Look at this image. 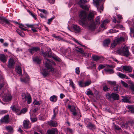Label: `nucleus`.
Masks as SVG:
<instances>
[{
	"mask_svg": "<svg viewBox=\"0 0 134 134\" xmlns=\"http://www.w3.org/2000/svg\"><path fill=\"white\" fill-rule=\"evenodd\" d=\"M58 110L56 108H55L53 110L54 114L53 115L52 118V120H53L55 118V117L56 116V115L58 113Z\"/></svg>",
	"mask_w": 134,
	"mask_h": 134,
	"instance_id": "nucleus-23",
	"label": "nucleus"
},
{
	"mask_svg": "<svg viewBox=\"0 0 134 134\" xmlns=\"http://www.w3.org/2000/svg\"><path fill=\"white\" fill-rule=\"evenodd\" d=\"M41 73L42 74L43 76L44 77L47 76L48 75V72L46 71V70L45 69H44L41 72Z\"/></svg>",
	"mask_w": 134,
	"mask_h": 134,
	"instance_id": "nucleus-37",
	"label": "nucleus"
},
{
	"mask_svg": "<svg viewBox=\"0 0 134 134\" xmlns=\"http://www.w3.org/2000/svg\"><path fill=\"white\" fill-rule=\"evenodd\" d=\"M122 100L124 102H125L130 103V102L129 100L127 98H123Z\"/></svg>",
	"mask_w": 134,
	"mask_h": 134,
	"instance_id": "nucleus-51",
	"label": "nucleus"
},
{
	"mask_svg": "<svg viewBox=\"0 0 134 134\" xmlns=\"http://www.w3.org/2000/svg\"><path fill=\"white\" fill-rule=\"evenodd\" d=\"M30 119L31 121L32 122H34L37 121V119L36 118H32L31 116L30 117Z\"/></svg>",
	"mask_w": 134,
	"mask_h": 134,
	"instance_id": "nucleus-52",
	"label": "nucleus"
},
{
	"mask_svg": "<svg viewBox=\"0 0 134 134\" xmlns=\"http://www.w3.org/2000/svg\"><path fill=\"white\" fill-rule=\"evenodd\" d=\"M79 86L81 87H84V82H83L82 81H80L79 82Z\"/></svg>",
	"mask_w": 134,
	"mask_h": 134,
	"instance_id": "nucleus-45",
	"label": "nucleus"
},
{
	"mask_svg": "<svg viewBox=\"0 0 134 134\" xmlns=\"http://www.w3.org/2000/svg\"><path fill=\"white\" fill-rule=\"evenodd\" d=\"M106 96L107 98L110 100H111L112 98L114 100L119 99V96L116 93H113L110 94L108 93L106 94Z\"/></svg>",
	"mask_w": 134,
	"mask_h": 134,
	"instance_id": "nucleus-5",
	"label": "nucleus"
},
{
	"mask_svg": "<svg viewBox=\"0 0 134 134\" xmlns=\"http://www.w3.org/2000/svg\"><path fill=\"white\" fill-rule=\"evenodd\" d=\"M75 72L77 74H79L80 73L79 68V67L76 68L75 69Z\"/></svg>",
	"mask_w": 134,
	"mask_h": 134,
	"instance_id": "nucleus-56",
	"label": "nucleus"
},
{
	"mask_svg": "<svg viewBox=\"0 0 134 134\" xmlns=\"http://www.w3.org/2000/svg\"><path fill=\"white\" fill-rule=\"evenodd\" d=\"M72 27L73 30L76 32H79L81 31V29L79 26L76 25H72Z\"/></svg>",
	"mask_w": 134,
	"mask_h": 134,
	"instance_id": "nucleus-14",
	"label": "nucleus"
},
{
	"mask_svg": "<svg viewBox=\"0 0 134 134\" xmlns=\"http://www.w3.org/2000/svg\"><path fill=\"white\" fill-rule=\"evenodd\" d=\"M3 99H4L6 101H10L12 99V97L10 95L8 94L6 95V96L4 97Z\"/></svg>",
	"mask_w": 134,
	"mask_h": 134,
	"instance_id": "nucleus-28",
	"label": "nucleus"
},
{
	"mask_svg": "<svg viewBox=\"0 0 134 134\" xmlns=\"http://www.w3.org/2000/svg\"><path fill=\"white\" fill-rule=\"evenodd\" d=\"M23 126L26 129L30 128L31 127V123L28 120H24L23 122Z\"/></svg>",
	"mask_w": 134,
	"mask_h": 134,
	"instance_id": "nucleus-10",
	"label": "nucleus"
},
{
	"mask_svg": "<svg viewBox=\"0 0 134 134\" xmlns=\"http://www.w3.org/2000/svg\"><path fill=\"white\" fill-rule=\"evenodd\" d=\"M114 91L116 92H119L118 85H117L115 87L113 88Z\"/></svg>",
	"mask_w": 134,
	"mask_h": 134,
	"instance_id": "nucleus-46",
	"label": "nucleus"
},
{
	"mask_svg": "<svg viewBox=\"0 0 134 134\" xmlns=\"http://www.w3.org/2000/svg\"><path fill=\"white\" fill-rule=\"evenodd\" d=\"M15 69L17 73L20 74H22V70L20 66H19L17 67Z\"/></svg>",
	"mask_w": 134,
	"mask_h": 134,
	"instance_id": "nucleus-26",
	"label": "nucleus"
},
{
	"mask_svg": "<svg viewBox=\"0 0 134 134\" xmlns=\"http://www.w3.org/2000/svg\"><path fill=\"white\" fill-rule=\"evenodd\" d=\"M130 83L131 85L130 87V89L132 91H134V83H133L131 81H130Z\"/></svg>",
	"mask_w": 134,
	"mask_h": 134,
	"instance_id": "nucleus-39",
	"label": "nucleus"
},
{
	"mask_svg": "<svg viewBox=\"0 0 134 134\" xmlns=\"http://www.w3.org/2000/svg\"><path fill=\"white\" fill-rule=\"evenodd\" d=\"M70 85L73 89H74L75 87L74 86V83L71 80H70Z\"/></svg>",
	"mask_w": 134,
	"mask_h": 134,
	"instance_id": "nucleus-50",
	"label": "nucleus"
},
{
	"mask_svg": "<svg viewBox=\"0 0 134 134\" xmlns=\"http://www.w3.org/2000/svg\"><path fill=\"white\" fill-rule=\"evenodd\" d=\"M9 115H5L0 120V125L2 123H7L9 122Z\"/></svg>",
	"mask_w": 134,
	"mask_h": 134,
	"instance_id": "nucleus-9",
	"label": "nucleus"
},
{
	"mask_svg": "<svg viewBox=\"0 0 134 134\" xmlns=\"http://www.w3.org/2000/svg\"><path fill=\"white\" fill-rule=\"evenodd\" d=\"M0 60L3 63L6 62L7 60L6 57L3 54H0Z\"/></svg>",
	"mask_w": 134,
	"mask_h": 134,
	"instance_id": "nucleus-18",
	"label": "nucleus"
},
{
	"mask_svg": "<svg viewBox=\"0 0 134 134\" xmlns=\"http://www.w3.org/2000/svg\"><path fill=\"white\" fill-rule=\"evenodd\" d=\"M94 14L92 12L88 14V19L91 22L89 26V28L91 30H93L96 28V25L94 22H93V19Z\"/></svg>",
	"mask_w": 134,
	"mask_h": 134,
	"instance_id": "nucleus-4",
	"label": "nucleus"
},
{
	"mask_svg": "<svg viewBox=\"0 0 134 134\" xmlns=\"http://www.w3.org/2000/svg\"><path fill=\"white\" fill-rule=\"evenodd\" d=\"M79 5L82 9L86 10H88V8L87 5H84L83 4H80Z\"/></svg>",
	"mask_w": 134,
	"mask_h": 134,
	"instance_id": "nucleus-41",
	"label": "nucleus"
},
{
	"mask_svg": "<svg viewBox=\"0 0 134 134\" xmlns=\"http://www.w3.org/2000/svg\"><path fill=\"white\" fill-rule=\"evenodd\" d=\"M27 100V103L28 104H29L31 103L32 102V99L31 97L30 94L28 95V97L26 98Z\"/></svg>",
	"mask_w": 134,
	"mask_h": 134,
	"instance_id": "nucleus-33",
	"label": "nucleus"
},
{
	"mask_svg": "<svg viewBox=\"0 0 134 134\" xmlns=\"http://www.w3.org/2000/svg\"><path fill=\"white\" fill-rule=\"evenodd\" d=\"M29 94H26L25 93H23L21 94V96L22 98L23 99H26L27 97H28V95H29Z\"/></svg>",
	"mask_w": 134,
	"mask_h": 134,
	"instance_id": "nucleus-29",
	"label": "nucleus"
},
{
	"mask_svg": "<svg viewBox=\"0 0 134 134\" xmlns=\"http://www.w3.org/2000/svg\"><path fill=\"white\" fill-rule=\"evenodd\" d=\"M106 67V68H114V66L112 65H104L102 64H100L99 65L98 69L99 70L103 69L104 68Z\"/></svg>",
	"mask_w": 134,
	"mask_h": 134,
	"instance_id": "nucleus-16",
	"label": "nucleus"
},
{
	"mask_svg": "<svg viewBox=\"0 0 134 134\" xmlns=\"http://www.w3.org/2000/svg\"><path fill=\"white\" fill-rule=\"evenodd\" d=\"M79 50H77V51L81 52V53H82L84 52V50L83 49L80 48H78Z\"/></svg>",
	"mask_w": 134,
	"mask_h": 134,
	"instance_id": "nucleus-61",
	"label": "nucleus"
},
{
	"mask_svg": "<svg viewBox=\"0 0 134 134\" xmlns=\"http://www.w3.org/2000/svg\"><path fill=\"white\" fill-rule=\"evenodd\" d=\"M48 124L52 127H55L57 126V123L55 121H50L48 122Z\"/></svg>",
	"mask_w": 134,
	"mask_h": 134,
	"instance_id": "nucleus-21",
	"label": "nucleus"
},
{
	"mask_svg": "<svg viewBox=\"0 0 134 134\" xmlns=\"http://www.w3.org/2000/svg\"><path fill=\"white\" fill-rule=\"evenodd\" d=\"M33 60L37 63L39 64L41 62L40 59L38 57H36L33 58Z\"/></svg>",
	"mask_w": 134,
	"mask_h": 134,
	"instance_id": "nucleus-36",
	"label": "nucleus"
},
{
	"mask_svg": "<svg viewBox=\"0 0 134 134\" xmlns=\"http://www.w3.org/2000/svg\"><path fill=\"white\" fill-rule=\"evenodd\" d=\"M128 109L132 113H134V107L132 106H128L127 107Z\"/></svg>",
	"mask_w": 134,
	"mask_h": 134,
	"instance_id": "nucleus-34",
	"label": "nucleus"
},
{
	"mask_svg": "<svg viewBox=\"0 0 134 134\" xmlns=\"http://www.w3.org/2000/svg\"><path fill=\"white\" fill-rule=\"evenodd\" d=\"M11 21L3 16H0V23L3 24V22H5L7 24H9Z\"/></svg>",
	"mask_w": 134,
	"mask_h": 134,
	"instance_id": "nucleus-12",
	"label": "nucleus"
},
{
	"mask_svg": "<svg viewBox=\"0 0 134 134\" xmlns=\"http://www.w3.org/2000/svg\"><path fill=\"white\" fill-rule=\"evenodd\" d=\"M6 130L9 132H11L13 130L12 127L10 126H8L5 127Z\"/></svg>",
	"mask_w": 134,
	"mask_h": 134,
	"instance_id": "nucleus-42",
	"label": "nucleus"
},
{
	"mask_svg": "<svg viewBox=\"0 0 134 134\" xmlns=\"http://www.w3.org/2000/svg\"><path fill=\"white\" fill-rule=\"evenodd\" d=\"M44 62H45V66L49 72H54V68L51 65H55V63L53 61H50L48 59L45 58L44 60Z\"/></svg>",
	"mask_w": 134,
	"mask_h": 134,
	"instance_id": "nucleus-2",
	"label": "nucleus"
},
{
	"mask_svg": "<svg viewBox=\"0 0 134 134\" xmlns=\"http://www.w3.org/2000/svg\"><path fill=\"white\" fill-rule=\"evenodd\" d=\"M122 68L124 70L128 72H131L132 70V67L130 66L126 65L123 66Z\"/></svg>",
	"mask_w": 134,
	"mask_h": 134,
	"instance_id": "nucleus-15",
	"label": "nucleus"
},
{
	"mask_svg": "<svg viewBox=\"0 0 134 134\" xmlns=\"http://www.w3.org/2000/svg\"><path fill=\"white\" fill-rule=\"evenodd\" d=\"M58 40L60 41H65L66 42H67V41H66L65 40L63 39V38L60 37V36H59V38Z\"/></svg>",
	"mask_w": 134,
	"mask_h": 134,
	"instance_id": "nucleus-64",
	"label": "nucleus"
},
{
	"mask_svg": "<svg viewBox=\"0 0 134 134\" xmlns=\"http://www.w3.org/2000/svg\"><path fill=\"white\" fill-rule=\"evenodd\" d=\"M27 111V109L26 108L23 109L20 111V113H25Z\"/></svg>",
	"mask_w": 134,
	"mask_h": 134,
	"instance_id": "nucleus-55",
	"label": "nucleus"
},
{
	"mask_svg": "<svg viewBox=\"0 0 134 134\" xmlns=\"http://www.w3.org/2000/svg\"><path fill=\"white\" fill-rule=\"evenodd\" d=\"M84 87H85L90 85L91 83V81L90 80L86 81L84 82Z\"/></svg>",
	"mask_w": 134,
	"mask_h": 134,
	"instance_id": "nucleus-38",
	"label": "nucleus"
},
{
	"mask_svg": "<svg viewBox=\"0 0 134 134\" xmlns=\"http://www.w3.org/2000/svg\"><path fill=\"white\" fill-rule=\"evenodd\" d=\"M26 25L29 27H31L32 28L34 27V25L32 24L29 25L28 24H26Z\"/></svg>",
	"mask_w": 134,
	"mask_h": 134,
	"instance_id": "nucleus-62",
	"label": "nucleus"
},
{
	"mask_svg": "<svg viewBox=\"0 0 134 134\" xmlns=\"http://www.w3.org/2000/svg\"><path fill=\"white\" fill-rule=\"evenodd\" d=\"M40 50V48L38 47H33L28 49L29 52L32 54L36 52H37L39 51Z\"/></svg>",
	"mask_w": 134,
	"mask_h": 134,
	"instance_id": "nucleus-11",
	"label": "nucleus"
},
{
	"mask_svg": "<svg viewBox=\"0 0 134 134\" xmlns=\"http://www.w3.org/2000/svg\"><path fill=\"white\" fill-rule=\"evenodd\" d=\"M88 1V0H80L78 3V4H83L85 2H87Z\"/></svg>",
	"mask_w": 134,
	"mask_h": 134,
	"instance_id": "nucleus-40",
	"label": "nucleus"
},
{
	"mask_svg": "<svg viewBox=\"0 0 134 134\" xmlns=\"http://www.w3.org/2000/svg\"><path fill=\"white\" fill-rule=\"evenodd\" d=\"M102 1V0H95L94 2L97 9L99 11L100 13H101V11L100 10L102 11L103 10V5L102 4H100Z\"/></svg>",
	"mask_w": 134,
	"mask_h": 134,
	"instance_id": "nucleus-7",
	"label": "nucleus"
},
{
	"mask_svg": "<svg viewBox=\"0 0 134 134\" xmlns=\"http://www.w3.org/2000/svg\"><path fill=\"white\" fill-rule=\"evenodd\" d=\"M109 68H106V69H104V70L107 72H109L110 74L114 73V72L113 70L109 69Z\"/></svg>",
	"mask_w": 134,
	"mask_h": 134,
	"instance_id": "nucleus-30",
	"label": "nucleus"
},
{
	"mask_svg": "<svg viewBox=\"0 0 134 134\" xmlns=\"http://www.w3.org/2000/svg\"><path fill=\"white\" fill-rule=\"evenodd\" d=\"M57 129L56 128H54L48 130L46 134H57Z\"/></svg>",
	"mask_w": 134,
	"mask_h": 134,
	"instance_id": "nucleus-13",
	"label": "nucleus"
},
{
	"mask_svg": "<svg viewBox=\"0 0 134 134\" xmlns=\"http://www.w3.org/2000/svg\"><path fill=\"white\" fill-rule=\"evenodd\" d=\"M29 77H27L26 78L24 79H23L22 78H21L20 80L22 82L26 83L29 81Z\"/></svg>",
	"mask_w": 134,
	"mask_h": 134,
	"instance_id": "nucleus-31",
	"label": "nucleus"
},
{
	"mask_svg": "<svg viewBox=\"0 0 134 134\" xmlns=\"http://www.w3.org/2000/svg\"><path fill=\"white\" fill-rule=\"evenodd\" d=\"M11 107L12 110L16 112H17L19 110L18 108V107H16L14 105H12Z\"/></svg>",
	"mask_w": 134,
	"mask_h": 134,
	"instance_id": "nucleus-25",
	"label": "nucleus"
},
{
	"mask_svg": "<svg viewBox=\"0 0 134 134\" xmlns=\"http://www.w3.org/2000/svg\"><path fill=\"white\" fill-rule=\"evenodd\" d=\"M114 128L115 129L118 130H120L121 129V128L119 126L116 125H114Z\"/></svg>",
	"mask_w": 134,
	"mask_h": 134,
	"instance_id": "nucleus-60",
	"label": "nucleus"
},
{
	"mask_svg": "<svg viewBox=\"0 0 134 134\" xmlns=\"http://www.w3.org/2000/svg\"><path fill=\"white\" fill-rule=\"evenodd\" d=\"M106 24L104 23V22H103L102 24L101 25V27L102 28H104L105 27Z\"/></svg>",
	"mask_w": 134,
	"mask_h": 134,
	"instance_id": "nucleus-63",
	"label": "nucleus"
},
{
	"mask_svg": "<svg viewBox=\"0 0 134 134\" xmlns=\"http://www.w3.org/2000/svg\"><path fill=\"white\" fill-rule=\"evenodd\" d=\"M27 11L29 13L30 15H31L32 17H33L36 20L37 19V18L36 17V15L35 14L32 13L29 10H27Z\"/></svg>",
	"mask_w": 134,
	"mask_h": 134,
	"instance_id": "nucleus-32",
	"label": "nucleus"
},
{
	"mask_svg": "<svg viewBox=\"0 0 134 134\" xmlns=\"http://www.w3.org/2000/svg\"><path fill=\"white\" fill-rule=\"evenodd\" d=\"M50 100L52 102H55L57 100V97L55 95L51 96L50 98Z\"/></svg>",
	"mask_w": 134,
	"mask_h": 134,
	"instance_id": "nucleus-24",
	"label": "nucleus"
},
{
	"mask_svg": "<svg viewBox=\"0 0 134 134\" xmlns=\"http://www.w3.org/2000/svg\"><path fill=\"white\" fill-rule=\"evenodd\" d=\"M68 107L73 115L74 116L77 115L78 111L79 110L78 108L75 107L74 106H70V105L68 106Z\"/></svg>",
	"mask_w": 134,
	"mask_h": 134,
	"instance_id": "nucleus-8",
	"label": "nucleus"
},
{
	"mask_svg": "<svg viewBox=\"0 0 134 134\" xmlns=\"http://www.w3.org/2000/svg\"><path fill=\"white\" fill-rule=\"evenodd\" d=\"M116 53L120 55L128 57L130 55L128 47L125 45L117 50Z\"/></svg>",
	"mask_w": 134,
	"mask_h": 134,
	"instance_id": "nucleus-1",
	"label": "nucleus"
},
{
	"mask_svg": "<svg viewBox=\"0 0 134 134\" xmlns=\"http://www.w3.org/2000/svg\"><path fill=\"white\" fill-rule=\"evenodd\" d=\"M54 18V17H52L50 19H48V22H47V23L48 24H50L51 22H52Z\"/></svg>",
	"mask_w": 134,
	"mask_h": 134,
	"instance_id": "nucleus-54",
	"label": "nucleus"
},
{
	"mask_svg": "<svg viewBox=\"0 0 134 134\" xmlns=\"http://www.w3.org/2000/svg\"><path fill=\"white\" fill-rule=\"evenodd\" d=\"M40 17L42 18H44L46 19H47V17L46 15H44L42 14L41 13L40 15Z\"/></svg>",
	"mask_w": 134,
	"mask_h": 134,
	"instance_id": "nucleus-57",
	"label": "nucleus"
},
{
	"mask_svg": "<svg viewBox=\"0 0 134 134\" xmlns=\"http://www.w3.org/2000/svg\"><path fill=\"white\" fill-rule=\"evenodd\" d=\"M117 75L119 76L120 78L123 79L125 78L126 79H128L129 78L128 76H126L125 75L122 74L120 72H118L117 73Z\"/></svg>",
	"mask_w": 134,
	"mask_h": 134,
	"instance_id": "nucleus-20",
	"label": "nucleus"
},
{
	"mask_svg": "<svg viewBox=\"0 0 134 134\" xmlns=\"http://www.w3.org/2000/svg\"><path fill=\"white\" fill-rule=\"evenodd\" d=\"M87 15V13L86 11L83 10L80 12L79 16L81 20L79 21V24L83 26L87 25V24L85 21Z\"/></svg>",
	"mask_w": 134,
	"mask_h": 134,
	"instance_id": "nucleus-3",
	"label": "nucleus"
},
{
	"mask_svg": "<svg viewBox=\"0 0 134 134\" xmlns=\"http://www.w3.org/2000/svg\"><path fill=\"white\" fill-rule=\"evenodd\" d=\"M123 27V26L122 25H120L117 24V25L115 27L119 29L120 28H122Z\"/></svg>",
	"mask_w": 134,
	"mask_h": 134,
	"instance_id": "nucleus-59",
	"label": "nucleus"
},
{
	"mask_svg": "<svg viewBox=\"0 0 134 134\" xmlns=\"http://www.w3.org/2000/svg\"><path fill=\"white\" fill-rule=\"evenodd\" d=\"M87 127L88 128L91 129L92 130H94L95 128V126L93 124L90 123H88Z\"/></svg>",
	"mask_w": 134,
	"mask_h": 134,
	"instance_id": "nucleus-22",
	"label": "nucleus"
},
{
	"mask_svg": "<svg viewBox=\"0 0 134 134\" xmlns=\"http://www.w3.org/2000/svg\"><path fill=\"white\" fill-rule=\"evenodd\" d=\"M103 90L105 91H109L110 90V89L108 88L106 86H104L103 87Z\"/></svg>",
	"mask_w": 134,
	"mask_h": 134,
	"instance_id": "nucleus-49",
	"label": "nucleus"
},
{
	"mask_svg": "<svg viewBox=\"0 0 134 134\" xmlns=\"http://www.w3.org/2000/svg\"><path fill=\"white\" fill-rule=\"evenodd\" d=\"M33 103L34 105H40V103L39 101H36V100H35L33 102Z\"/></svg>",
	"mask_w": 134,
	"mask_h": 134,
	"instance_id": "nucleus-47",
	"label": "nucleus"
},
{
	"mask_svg": "<svg viewBox=\"0 0 134 134\" xmlns=\"http://www.w3.org/2000/svg\"><path fill=\"white\" fill-rule=\"evenodd\" d=\"M121 83L122 84V85L125 87L127 88L129 86L128 84L125 83L124 81H123L122 80H121Z\"/></svg>",
	"mask_w": 134,
	"mask_h": 134,
	"instance_id": "nucleus-44",
	"label": "nucleus"
},
{
	"mask_svg": "<svg viewBox=\"0 0 134 134\" xmlns=\"http://www.w3.org/2000/svg\"><path fill=\"white\" fill-rule=\"evenodd\" d=\"M110 41L109 39H107L104 40L103 42V45L104 46H107L110 43Z\"/></svg>",
	"mask_w": 134,
	"mask_h": 134,
	"instance_id": "nucleus-27",
	"label": "nucleus"
},
{
	"mask_svg": "<svg viewBox=\"0 0 134 134\" xmlns=\"http://www.w3.org/2000/svg\"><path fill=\"white\" fill-rule=\"evenodd\" d=\"M107 83L111 85L114 86L116 85V82L115 81H107Z\"/></svg>",
	"mask_w": 134,
	"mask_h": 134,
	"instance_id": "nucleus-35",
	"label": "nucleus"
},
{
	"mask_svg": "<svg viewBox=\"0 0 134 134\" xmlns=\"http://www.w3.org/2000/svg\"><path fill=\"white\" fill-rule=\"evenodd\" d=\"M23 27L24 26V25H23L21 24V26H19V27L21 29V30H22L25 31H26L27 30L26 29H25L24 28H23V27Z\"/></svg>",
	"mask_w": 134,
	"mask_h": 134,
	"instance_id": "nucleus-58",
	"label": "nucleus"
},
{
	"mask_svg": "<svg viewBox=\"0 0 134 134\" xmlns=\"http://www.w3.org/2000/svg\"><path fill=\"white\" fill-rule=\"evenodd\" d=\"M38 10L40 12H43L45 15H47L48 14L47 12L45 9H38Z\"/></svg>",
	"mask_w": 134,
	"mask_h": 134,
	"instance_id": "nucleus-43",
	"label": "nucleus"
},
{
	"mask_svg": "<svg viewBox=\"0 0 134 134\" xmlns=\"http://www.w3.org/2000/svg\"><path fill=\"white\" fill-rule=\"evenodd\" d=\"M14 64L13 59L12 58H11L8 62V67L9 68H12L14 65Z\"/></svg>",
	"mask_w": 134,
	"mask_h": 134,
	"instance_id": "nucleus-17",
	"label": "nucleus"
},
{
	"mask_svg": "<svg viewBox=\"0 0 134 134\" xmlns=\"http://www.w3.org/2000/svg\"><path fill=\"white\" fill-rule=\"evenodd\" d=\"M125 41V38L122 37L117 38L115 39L113 43L111 44V47L114 48L117 44L124 42Z\"/></svg>",
	"mask_w": 134,
	"mask_h": 134,
	"instance_id": "nucleus-6",
	"label": "nucleus"
},
{
	"mask_svg": "<svg viewBox=\"0 0 134 134\" xmlns=\"http://www.w3.org/2000/svg\"><path fill=\"white\" fill-rule=\"evenodd\" d=\"M86 94L88 95H93V93L91 91L89 90L87 91Z\"/></svg>",
	"mask_w": 134,
	"mask_h": 134,
	"instance_id": "nucleus-53",
	"label": "nucleus"
},
{
	"mask_svg": "<svg viewBox=\"0 0 134 134\" xmlns=\"http://www.w3.org/2000/svg\"><path fill=\"white\" fill-rule=\"evenodd\" d=\"M100 18L99 16H98L97 17L96 19V23L97 25H99L100 23V21L99 19Z\"/></svg>",
	"mask_w": 134,
	"mask_h": 134,
	"instance_id": "nucleus-48",
	"label": "nucleus"
},
{
	"mask_svg": "<svg viewBox=\"0 0 134 134\" xmlns=\"http://www.w3.org/2000/svg\"><path fill=\"white\" fill-rule=\"evenodd\" d=\"M92 58L93 60L94 61H97L101 59H103V57L96 55H92Z\"/></svg>",
	"mask_w": 134,
	"mask_h": 134,
	"instance_id": "nucleus-19",
	"label": "nucleus"
}]
</instances>
